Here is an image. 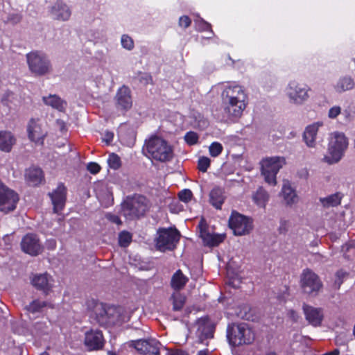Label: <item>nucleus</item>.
<instances>
[{
    "mask_svg": "<svg viewBox=\"0 0 355 355\" xmlns=\"http://www.w3.org/2000/svg\"><path fill=\"white\" fill-rule=\"evenodd\" d=\"M224 111L231 118H239L246 107L247 95L243 87L234 83L225 86L222 94Z\"/></svg>",
    "mask_w": 355,
    "mask_h": 355,
    "instance_id": "f257e3e1",
    "label": "nucleus"
},
{
    "mask_svg": "<svg viewBox=\"0 0 355 355\" xmlns=\"http://www.w3.org/2000/svg\"><path fill=\"white\" fill-rule=\"evenodd\" d=\"M256 336L254 328L245 322L232 323L227 328V338L233 346L251 345L255 340Z\"/></svg>",
    "mask_w": 355,
    "mask_h": 355,
    "instance_id": "f03ea898",
    "label": "nucleus"
},
{
    "mask_svg": "<svg viewBox=\"0 0 355 355\" xmlns=\"http://www.w3.org/2000/svg\"><path fill=\"white\" fill-rule=\"evenodd\" d=\"M144 150L148 157L162 162L170 161L173 157L172 146L166 140L157 136L146 141Z\"/></svg>",
    "mask_w": 355,
    "mask_h": 355,
    "instance_id": "7ed1b4c3",
    "label": "nucleus"
},
{
    "mask_svg": "<svg viewBox=\"0 0 355 355\" xmlns=\"http://www.w3.org/2000/svg\"><path fill=\"white\" fill-rule=\"evenodd\" d=\"M347 145V139L344 133L338 131L331 132L328 145L329 155L324 156V161L329 164L339 162Z\"/></svg>",
    "mask_w": 355,
    "mask_h": 355,
    "instance_id": "20e7f679",
    "label": "nucleus"
},
{
    "mask_svg": "<svg viewBox=\"0 0 355 355\" xmlns=\"http://www.w3.org/2000/svg\"><path fill=\"white\" fill-rule=\"evenodd\" d=\"M148 209V200L143 196L128 197L121 205L122 215L128 220H133L144 216Z\"/></svg>",
    "mask_w": 355,
    "mask_h": 355,
    "instance_id": "39448f33",
    "label": "nucleus"
},
{
    "mask_svg": "<svg viewBox=\"0 0 355 355\" xmlns=\"http://www.w3.org/2000/svg\"><path fill=\"white\" fill-rule=\"evenodd\" d=\"M260 164L261 173L266 182L270 185H275L277 174L286 164V159L280 156L266 157L261 161Z\"/></svg>",
    "mask_w": 355,
    "mask_h": 355,
    "instance_id": "423d86ee",
    "label": "nucleus"
},
{
    "mask_svg": "<svg viewBox=\"0 0 355 355\" xmlns=\"http://www.w3.org/2000/svg\"><path fill=\"white\" fill-rule=\"evenodd\" d=\"M311 91L308 85L296 80L290 81L285 89L289 103L295 105H302L308 101Z\"/></svg>",
    "mask_w": 355,
    "mask_h": 355,
    "instance_id": "0eeeda50",
    "label": "nucleus"
},
{
    "mask_svg": "<svg viewBox=\"0 0 355 355\" xmlns=\"http://www.w3.org/2000/svg\"><path fill=\"white\" fill-rule=\"evenodd\" d=\"M29 70L36 76H44L51 71V62L47 55L40 51H32L26 55Z\"/></svg>",
    "mask_w": 355,
    "mask_h": 355,
    "instance_id": "6e6552de",
    "label": "nucleus"
},
{
    "mask_svg": "<svg viewBox=\"0 0 355 355\" xmlns=\"http://www.w3.org/2000/svg\"><path fill=\"white\" fill-rule=\"evenodd\" d=\"M323 284L318 275L310 269H305L300 275V287L302 292L311 297L317 296Z\"/></svg>",
    "mask_w": 355,
    "mask_h": 355,
    "instance_id": "1a4fd4ad",
    "label": "nucleus"
},
{
    "mask_svg": "<svg viewBox=\"0 0 355 355\" xmlns=\"http://www.w3.org/2000/svg\"><path fill=\"white\" fill-rule=\"evenodd\" d=\"M180 232L175 228H160L157 230L156 246L160 251L173 250L180 239Z\"/></svg>",
    "mask_w": 355,
    "mask_h": 355,
    "instance_id": "9d476101",
    "label": "nucleus"
},
{
    "mask_svg": "<svg viewBox=\"0 0 355 355\" xmlns=\"http://www.w3.org/2000/svg\"><path fill=\"white\" fill-rule=\"evenodd\" d=\"M95 311L97 322L101 326L114 325L121 322L120 309H119L97 304Z\"/></svg>",
    "mask_w": 355,
    "mask_h": 355,
    "instance_id": "9b49d317",
    "label": "nucleus"
},
{
    "mask_svg": "<svg viewBox=\"0 0 355 355\" xmlns=\"http://www.w3.org/2000/svg\"><path fill=\"white\" fill-rule=\"evenodd\" d=\"M229 227L233 230L234 235L248 234L253 227L252 220L236 211H232L229 218Z\"/></svg>",
    "mask_w": 355,
    "mask_h": 355,
    "instance_id": "f8f14e48",
    "label": "nucleus"
},
{
    "mask_svg": "<svg viewBox=\"0 0 355 355\" xmlns=\"http://www.w3.org/2000/svg\"><path fill=\"white\" fill-rule=\"evenodd\" d=\"M28 138L36 144L43 145L47 136V130L40 119H31L26 125Z\"/></svg>",
    "mask_w": 355,
    "mask_h": 355,
    "instance_id": "ddd939ff",
    "label": "nucleus"
},
{
    "mask_svg": "<svg viewBox=\"0 0 355 355\" xmlns=\"http://www.w3.org/2000/svg\"><path fill=\"white\" fill-rule=\"evenodd\" d=\"M18 200L17 193L0 180V211L4 213L13 211Z\"/></svg>",
    "mask_w": 355,
    "mask_h": 355,
    "instance_id": "4468645a",
    "label": "nucleus"
},
{
    "mask_svg": "<svg viewBox=\"0 0 355 355\" xmlns=\"http://www.w3.org/2000/svg\"><path fill=\"white\" fill-rule=\"evenodd\" d=\"M30 279L31 285L45 295H49L52 291L54 279L48 273L33 274Z\"/></svg>",
    "mask_w": 355,
    "mask_h": 355,
    "instance_id": "2eb2a0df",
    "label": "nucleus"
},
{
    "mask_svg": "<svg viewBox=\"0 0 355 355\" xmlns=\"http://www.w3.org/2000/svg\"><path fill=\"white\" fill-rule=\"evenodd\" d=\"M49 15L54 20L66 21L71 15L69 6L62 0H57L48 8Z\"/></svg>",
    "mask_w": 355,
    "mask_h": 355,
    "instance_id": "dca6fc26",
    "label": "nucleus"
},
{
    "mask_svg": "<svg viewBox=\"0 0 355 355\" xmlns=\"http://www.w3.org/2000/svg\"><path fill=\"white\" fill-rule=\"evenodd\" d=\"M105 340L102 332L90 329L85 333L84 344L89 350H98L103 347Z\"/></svg>",
    "mask_w": 355,
    "mask_h": 355,
    "instance_id": "f3484780",
    "label": "nucleus"
},
{
    "mask_svg": "<svg viewBox=\"0 0 355 355\" xmlns=\"http://www.w3.org/2000/svg\"><path fill=\"white\" fill-rule=\"evenodd\" d=\"M22 250L32 256H36L42 251L39 239L35 234H28L24 236L21 242Z\"/></svg>",
    "mask_w": 355,
    "mask_h": 355,
    "instance_id": "a211bd4d",
    "label": "nucleus"
},
{
    "mask_svg": "<svg viewBox=\"0 0 355 355\" xmlns=\"http://www.w3.org/2000/svg\"><path fill=\"white\" fill-rule=\"evenodd\" d=\"M324 127L322 121H316L307 125L304 131L303 139L309 148H315L320 130Z\"/></svg>",
    "mask_w": 355,
    "mask_h": 355,
    "instance_id": "6ab92c4d",
    "label": "nucleus"
},
{
    "mask_svg": "<svg viewBox=\"0 0 355 355\" xmlns=\"http://www.w3.org/2000/svg\"><path fill=\"white\" fill-rule=\"evenodd\" d=\"M115 101L118 110L126 111L130 109L132 101L130 88L125 85L120 87L116 94Z\"/></svg>",
    "mask_w": 355,
    "mask_h": 355,
    "instance_id": "aec40b11",
    "label": "nucleus"
},
{
    "mask_svg": "<svg viewBox=\"0 0 355 355\" xmlns=\"http://www.w3.org/2000/svg\"><path fill=\"white\" fill-rule=\"evenodd\" d=\"M196 336L200 343L205 339L211 338L214 336V328L209 319L207 317L198 319L196 323Z\"/></svg>",
    "mask_w": 355,
    "mask_h": 355,
    "instance_id": "412c9836",
    "label": "nucleus"
},
{
    "mask_svg": "<svg viewBox=\"0 0 355 355\" xmlns=\"http://www.w3.org/2000/svg\"><path fill=\"white\" fill-rule=\"evenodd\" d=\"M49 196L53 205V210L55 213L61 211L66 202V188L63 184H59L56 189L49 193Z\"/></svg>",
    "mask_w": 355,
    "mask_h": 355,
    "instance_id": "4be33fe9",
    "label": "nucleus"
},
{
    "mask_svg": "<svg viewBox=\"0 0 355 355\" xmlns=\"http://www.w3.org/2000/svg\"><path fill=\"white\" fill-rule=\"evenodd\" d=\"M303 311L306 320L311 325L318 327L321 324L323 319V311L322 309L304 304Z\"/></svg>",
    "mask_w": 355,
    "mask_h": 355,
    "instance_id": "5701e85b",
    "label": "nucleus"
},
{
    "mask_svg": "<svg viewBox=\"0 0 355 355\" xmlns=\"http://www.w3.org/2000/svg\"><path fill=\"white\" fill-rule=\"evenodd\" d=\"M135 347L143 355H159V343L155 340H139L136 341Z\"/></svg>",
    "mask_w": 355,
    "mask_h": 355,
    "instance_id": "b1692460",
    "label": "nucleus"
},
{
    "mask_svg": "<svg viewBox=\"0 0 355 355\" xmlns=\"http://www.w3.org/2000/svg\"><path fill=\"white\" fill-rule=\"evenodd\" d=\"M281 193L287 205L291 206L298 202V196L288 181L284 182Z\"/></svg>",
    "mask_w": 355,
    "mask_h": 355,
    "instance_id": "393cba45",
    "label": "nucleus"
},
{
    "mask_svg": "<svg viewBox=\"0 0 355 355\" xmlns=\"http://www.w3.org/2000/svg\"><path fill=\"white\" fill-rule=\"evenodd\" d=\"M333 87L336 92L341 94L353 89L355 87V81L351 76H344L340 77Z\"/></svg>",
    "mask_w": 355,
    "mask_h": 355,
    "instance_id": "a878e982",
    "label": "nucleus"
},
{
    "mask_svg": "<svg viewBox=\"0 0 355 355\" xmlns=\"http://www.w3.org/2000/svg\"><path fill=\"white\" fill-rule=\"evenodd\" d=\"M42 101L46 105L51 106L52 108L59 112H64L67 107V102L61 99L55 94H50L42 97Z\"/></svg>",
    "mask_w": 355,
    "mask_h": 355,
    "instance_id": "bb28decb",
    "label": "nucleus"
},
{
    "mask_svg": "<svg viewBox=\"0 0 355 355\" xmlns=\"http://www.w3.org/2000/svg\"><path fill=\"white\" fill-rule=\"evenodd\" d=\"M16 139L10 131H0V150L8 153L11 151Z\"/></svg>",
    "mask_w": 355,
    "mask_h": 355,
    "instance_id": "cd10ccee",
    "label": "nucleus"
},
{
    "mask_svg": "<svg viewBox=\"0 0 355 355\" xmlns=\"http://www.w3.org/2000/svg\"><path fill=\"white\" fill-rule=\"evenodd\" d=\"M95 191L96 198L103 206L108 207L112 205V195L106 187L97 186Z\"/></svg>",
    "mask_w": 355,
    "mask_h": 355,
    "instance_id": "c85d7f7f",
    "label": "nucleus"
},
{
    "mask_svg": "<svg viewBox=\"0 0 355 355\" xmlns=\"http://www.w3.org/2000/svg\"><path fill=\"white\" fill-rule=\"evenodd\" d=\"M200 236L204 243L209 246H216L223 241L225 236L221 234H210L205 230H200Z\"/></svg>",
    "mask_w": 355,
    "mask_h": 355,
    "instance_id": "c756f323",
    "label": "nucleus"
},
{
    "mask_svg": "<svg viewBox=\"0 0 355 355\" xmlns=\"http://www.w3.org/2000/svg\"><path fill=\"white\" fill-rule=\"evenodd\" d=\"M43 178V172L40 168H29L26 171V179L31 185L37 186Z\"/></svg>",
    "mask_w": 355,
    "mask_h": 355,
    "instance_id": "7c9ffc66",
    "label": "nucleus"
},
{
    "mask_svg": "<svg viewBox=\"0 0 355 355\" xmlns=\"http://www.w3.org/2000/svg\"><path fill=\"white\" fill-rule=\"evenodd\" d=\"M225 200L224 191L222 189L214 188L209 193V202L216 209H220Z\"/></svg>",
    "mask_w": 355,
    "mask_h": 355,
    "instance_id": "2f4dec72",
    "label": "nucleus"
},
{
    "mask_svg": "<svg viewBox=\"0 0 355 355\" xmlns=\"http://www.w3.org/2000/svg\"><path fill=\"white\" fill-rule=\"evenodd\" d=\"M189 279L181 270H178L172 276L171 286L175 291H180L184 288Z\"/></svg>",
    "mask_w": 355,
    "mask_h": 355,
    "instance_id": "473e14b6",
    "label": "nucleus"
},
{
    "mask_svg": "<svg viewBox=\"0 0 355 355\" xmlns=\"http://www.w3.org/2000/svg\"><path fill=\"white\" fill-rule=\"evenodd\" d=\"M252 199L257 206L265 208L269 200V194L263 187H259L253 194Z\"/></svg>",
    "mask_w": 355,
    "mask_h": 355,
    "instance_id": "72a5a7b5",
    "label": "nucleus"
},
{
    "mask_svg": "<svg viewBox=\"0 0 355 355\" xmlns=\"http://www.w3.org/2000/svg\"><path fill=\"white\" fill-rule=\"evenodd\" d=\"M343 196L340 193L329 195L325 198H320V202L325 208L338 206L340 204Z\"/></svg>",
    "mask_w": 355,
    "mask_h": 355,
    "instance_id": "f704fd0d",
    "label": "nucleus"
},
{
    "mask_svg": "<svg viewBox=\"0 0 355 355\" xmlns=\"http://www.w3.org/2000/svg\"><path fill=\"white\" fill-rule=\"evenodd\" d=\"M173 304V310L175 311H180L185 304L186 297L179 292H175L171 297Z\"/></svg>",
    "mask_w": 355,
    "mask_h": 355,
    "instance_id": "c9c22d12",
    "label": "nucleus"
},
{
    "mask_svg": "<svg viewBox=\"0 0 355 355\" xmlns=\"http://www.w3.org/2000/svg\"><path fill=\"white\" fill-rule=\"evenodd\" d=\"M47 305H48V304L45 301L35 300H33L32 302H31L26 306V309L29 312L35 313L42 311L43 308L46 307Z\"/></svg>",
    "mask_w": 355,
    "mask_h": 355,
    "instance_id": "e433bc0d",
    "label": "nucleus"
},
{
    "mask_svg": "<svg viewBox=\"0 0 355 355\" xmlns=\"http://www.w3.org/2000/svg\"><path fill=\"white\" fill-rule=\"evenodd\" d=\"M121 44L123 49L128 51H132L135 47L133 39L127 34H123L121 35Z\"/></svg>",
    "mask_w": 355,
    "mask_h": 355,
    "instance_id": "4c0bfd02",
    "label": "nucleus"
},
{
    "mask_svg": "<svg viewBox=\"0 0 355 355\" xmlns=\"http://www.w3.org/2000/svg\"><path fill=\"white\" fill-rule=\"evenodd\" d=\"M194 23L196 30L199 31H209L212 34H214L211 28V24L205 21L203 19L198 17V19L194 21Z\"/></svg>",
    "mask_w": 355,
    "mask_h": 355,
    "instance_id": "58836bf2",
    "label": "nucleus"
},
{
    "mask_svg": "<svg viewBox=\"0 0 355 355\" xmlns=\"http://www.w3.org/2000/svg\"><path fill=\"white\" fill-rule=\"evenodd\" d=\"M107 163L111 168L116 170L121 166V159L116 154L112 153L109 155Z\"/></svg>",
    "mask_w": 355,
    "mask_h": 355,
    "instance_id": "ea45409f",
    "label": "nucleus"
},
{
    "mask_svg": "<svg viewBox=\"0 0 355 355\" xmlns=\"http://www.w3.org/2000/svg\"><path fill=\"white\" fill-rule=\"evenodd\" d=\"M131 234L128 232H122L119 236V243L122 247H126L131 242Z\"/></svg>",
    "mask_w": 355,
    "mask_h": 355,
    "instance_id": "a19ab883",
    "label": "nucleus"
},
{
    "mask_svg": "<svg viewBox=\"0 0 355 355\" xmlns=\"http://www.w3.org/2000/svg\"><path fill=\"white\" fill-rule=\"evenodd\" d=\"M209 154L211 157H218L223 150V146L218 142H213L209 148Z\"/></svg>",
    "mask_w": 355,
    "mask_h": 355,
    "instance_id": "79ce46f5",
    "label": "nucleus"
},
{
    "mask_svg": "<svg viewBox=\"0 0 355 355\" xmlns=\"http://www.w3.org/2000/svg\"><path fill=\"white\" fill-rule=\"evenodd\" d=\"M199 137L198 134L193 131H189L184 135L186 143L190 146L196 144L198 141Z\"/></svg>",
    "mask_w": 355,
    "mask_h": 355,
    "instance_id": "37998d69",
    "label": "nucleus"
},
{
    "mask_svg": "<svg viewBox=\"0 0 355 355\" xmlns=\"http://www.w3.org/2000/svg\"><path fill=\"white\" fill-rule=\"evenodd\" d=\"M347 272L343 270H339L335 275L334 286L338 289L343 283V279L347 276Z\"/></svg>",
    "mask_w": 355,
    "mask_h": 355,
    "instance_id": "c03bdc74",
    "label": "nucleus"
},
{
    "mask_svg": "<svg viewBox=\"0 0 355 355\" xmlns=\"http://www.w3.org/2000/svg\"><path fill=\"white\" fill-rule=\"evenodd\" d=\"M342 113V109L339 105H334L329 108L327 116L330 119H336Z\"/></svg>",
    "mask_w": 355,
    "mask_h": 355,
    "instance_id": "a18cd8bd",
    "label": "nucleus"
},
{
    "mask_svg": "<svg viewBox=\"0 0 355 355\" xmlns=\"http://www.w3.org/2000/svg\"><path fill=\"white\" fill-rule=\"evenodd\" d=\"M210 166V159L207 157H202L198 160V167L202 172H206Z\"/></svg>",
    "mask_w": 355,
    "mask_h": 355,
    "instance_id": "49530a36",
    "label": "nucleus"
},
{
    "mask_svg": "<svg viewBox=\"0 0 355 355\" xmlns=\"http://www.w3.org/2000/svg\"><path fill=\"white\" fill-rule=\"evenodd\" d=\"M21 20V15L19 13H10L8 15L7 19L4 21L6 24H17Z\"/></svg>",
    "mask_w": 355,
    "mask_h": 355,
    "instance_id": "de8ad7c7",
    "label": "nucleus"
},
{
    "mask_svg": "<svg viewBox=\"0 0 355 355\" xmlns=\"http://www.w3.org/2000/svg\"><path fill=\"white\" fill-rule=\"evenodd\" d=\"M192 196L193 194L191 191L188 189H183L178 194L180 200L184 202H188L189 201H190Z\"/></svg>",
    "mask_w": 355,
    "mask_h": 355,
    "instance_id": "09e8293b",
    "label": "nucleus"
},
{
    "mask_svg": "<svg viewBox=\"0 0 355 355\" xmlns=\"http://www.w3.org/2000/svg\"><path fill=\"white\" fill-rule=\"evenodd\" d=\"M191 23V21L190 18L187 15L182 16L179 19V26L183 27L184 28H188Z\"/></svg>",
    "mask_w": 355,
    "mask_h": 355,
    "instance_id": "8fccbe9b",
    "label": "nucleus"
},
{
    "mask_svg": "<svg viewBox=\"0 0 355 355\" xmlns=\"http://www.w3.org/2000/svg\"><path fill=\"white\" fill-rule=\"evenodd\" d=\"M87 168L91 173L96 174L100 171L101 166L96 162H89Z\"/></svg>",
    "mask_w": 355,
    "mask_h": 355,
    "instance_id": "3c124183",
    "label": "nucleus"
},
{
    "mask_svg": "<svg viewBox=\"0 0 355 355\" xmlns=\"http://www.w3.org/2000/svg\"><path fill=\"white\" fill-rule=\"evenodd\" d=\"M114 138V133L112 132L106 131L103 137V141L105 142L107 144H110Z\"/></svg>",
    "mask_w": 355,
    "mask_h": 355,
    "instance_id": "603ef678",
    "label": "nucleus"
},
{
    "mask_svg": "<svg viewBox=\"0 0 355 355\" xmlns=\"http://www.w3.org/2000/svg\"><path fill=\"white\" fill-rule=\"evenodd\" d=\"M107 218L109 219L111 222L116 223L117 225L121 224V220L118 216L110 214L107 215Z\"/></svg>",
    "mask_w": 355,
    "mask_h": 355,
    "instance_id": "864d4df0",
    "label": "nucleus"
},
{
    "mask_svg": "<svg viewBox=\"0 0 355 355\" xmlns=\"http://www.w3.org/2000/svg\"><path fill=\"white\" fill-rule=\"evenodd\" d=\"M341 114L344 116V121L345 123H348V122L351 121V120L352 119V114L349 110H344L342 112Z\"/></svg>",
    "mask_w": 355,
    "mask_h": 355,
    "instance_id": "5fc2aeb1",
    "label": "nucleus"
},
{
    "mask_svg": "<svg viewBox=\"0 0 355 355\" xmlns=\"http://www.w3.org/2000/svg\"><path fill=\"white\" fill-rule=\"evenodd\" d=\"M288 315L294 322L297 321L299 318L297 313L292 309L288 311Z\"/></svg>",
    "mask_w": 355,
    "mask_h": 355,
    "instance_id": "6e6d98bb",
    "label": "nucleus"
},
{
    "mask_svg": "<svg viewBox=\"0 0 355 355\" xmlns=\"http://www.w3.org/2000/svg\"><path fill=\"white\" fill-rule=\"evenodd\" d=\"M14 96V94L10 92V91H7L4 95H3V101H9L10 98H12Z\"/></svg>",
    "mask_w": 355,
    "mask_h": 355,
    "instance_id": "4d7b16f0",
    "label": "nucleus"
},
{
    "mask_svg": "<svg viewBox=\"0 0 355 355\" xmlns=\"http://www.w3.org/2000/svg\"><path fill=\"white\" fill-rule=\"evenodd\" d=\"M47 245H48V248H49L54 249L55 248V245H56V242L53 239L49 240L47 241Z\"/></svg>",
    "mask_w": 355,
    "mask_h": 355,
    "instance_id": "13d9d810",
    "label": "nucleus"
},
{
    "mask_svg": "<svg viewBox=\"0 0 355 355\" xmlns=\"http://www.w3.org/2000/svg\"><path fill=\"white\" fill-rule=\"evenodd\" d=\"M340 351L338 349H335L333 351L328 352L323 354L322 355H339Z\"/></svg>",
    "mask_w": 355,
    "mask_h": 355,
    "instance_id": "bf43d9fd",
    "label": "nucleus"
},
{
    "mask_svg": "<svg viewBox=\"0 0 355 355\" xmlns=\"http://www.w3.org/2000/svg\"><path fill=\"white\" fill-rule=\"evenodd\" d=\"M308 171L306 169H303L300 173H299V176L300 178H306L307 176H308Z\"/></svg>",
    "mask_w": 355,
    "mask_h": 355,
    "instance_id": "052dcab7",
    "label": "nucleus"
},
{
    "mask_svg": "<svg viewBox=\"0 0 355 355\" xmlns=\"http://www.w3.org/2000/svg\"><path fill=\"white\" fill-rule=\"evenodd\" d=\"M286 225V223H282L280 227H279V232L280 233H285L287 230L285 228L284 225Z\"/></svg>",
    "mask_w": 355,
    "mask_h": 355,
    "instance_id": "680f3d73",
    "label": "nucleus"
},
{
    "mask_svg": "<svg viewBox=\"0 0 355 355\" xmlns=\"http://www.w3.org/2000/svg\"><path fill=\"white\" fill-rule=\"evenodd\" d=\"M198 355H209V351L207 349L200 350Z\"/></svg>",
    "mask_w": 355,
    "mask_h": 355,
    "instance_id": "e2e57ef3",
    "label": "nucleus"
},
{
    "mask_svg": "<svg viewBox=\"0 0 355 355\" xmlns=\"http://www.w3.org/2000/svg\"><path fill=\"white\" fill-rule=\"evenodd\" d=\"M144 78L145 79L146 83H148L152 81V78L149 75H145V77Z\"/></svg>",
    "mask_w": 355,
    "mask_h": 355,
    "instance_id": "0e129e2a",
    "label": "nucleus"
},
{
    "mask_svg": "<svg viewBox=\"0 0 355 355\" xmlns=\"http://www.w3.org/2000/svg\"><path fill=\"white\" fill-rule=\"evenodd\" d=\"M170 355H187L185 353L182 352H177L175 353H173L172 354H170Z\"/></svg>",
    "mask_w": 355,
    "mask_h": 355,
    "instance_id": "69168bd1",
    "label": "nucleus"
},
{
    "mask_svg": "<svg viewBox=\"0 0 355 355\" xmlns=\"http://www.w3.org/2000/svg\"><path fill=\"white\" fill-rule=\"evenodd\" d=\"M266 355H277V354L275 352H270L267 353Z\"/></svg>",
    "mask_w": 355,
    "mask_h": 355,
    "instance_id": "338daca9",
    "label": "nucleus"
},
{
    "mask_svg": "<svg viewBox=\"0 0 355 355\" xmlns=\"http://www.w3.org/2000/svg\"><path fill=\"white\" fill-rule=\"evenodd\" d=\"M40 355H49V354L45 352L42 353Z\"/></svg>",
    "mask_w": 355,
    "mask_h": 355,
    "instance_id": "774afa93",
    "label": "nucleus"
}]
</instances>
